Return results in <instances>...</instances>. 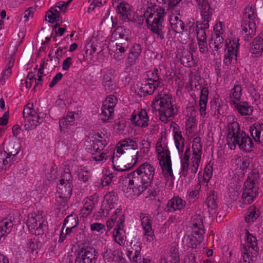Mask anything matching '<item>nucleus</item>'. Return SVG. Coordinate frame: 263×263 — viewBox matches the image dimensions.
I'll use <instances>...</instances> for the list:
<instances>
[{
	"label": "nucleus",
	"instance_id": "40",
	"mask_svg": "<svg viewBox=\"0 0 263 263\" xmlns=\"http://www.w3.org/2000/svg\"><path fill=\"white\" fill-rule=\"evenodd\" d=\"M74 123V115L72 112H69L66 117H64L59 121V126L61 130H63L67 128L69 126Z\"/></svg>",
	"mask_w": 263,
	"mask_h": 263
},
{
	"label": "nucleus",
	"instance_id": "61",
	"mask_svg": "<svg viewBox=\"0 0 263 263\" xmlns=\"http://www.w3.org/2000/svg\"><path fill=\"white\" fill-rule=\"evenodd\" d=\"M196 32L198 41H206V35L205 30L196 28Z\"/></svg>",
	"mask_w": 263,
	"mask_h": 263
},
{
	"label": "nucleus",
	"instance_id": "14",
	"mask_svg": "<svg viewBox=\"0 0 263 263\" xmlns=\"http://www.w3.org/2000/svg\"><path fill=\"white\" fill-rule=\"evenodd\" d=\"M124 221L125 216L124 215H122L120 219L118 220V224H117L114 229L112 234L115 241L121 246H124L126 239L125 232L123 229Z\"/></svg>",
	"mask_w": 263,
	"mask_h": 263
},
{
	"label": "nucleus",
	"instance_id": "48",
	"mask_svg": "<svg viewBox=\"0 0 263 263\" xmlns=\"http://www.w3.org/2000/svg\"><path fill=\"white\" fill-rule=\"evenodd\" d=\"M232 95L230 96V104L234 103V102H238L240 101V97L242 95V88L240 85H235L232 89Z\"/></svg>",
	"mask_w": 263,
	"mask_h": 263
},
{
	"label": "nucleus",
	"instance_id": "12",
	"mask_svg": "<svg viewBox=\"0 0 263 263\" xmlns=\"http://www.w3.org/2000/svg\"><path fill=\"white\" fill-rule=\"evenodd\" d=\"M98 256V252L93 248H87L78 254L74 263H96Z\"/></svg>",
	"mask_w": 263,
	"mask_h": 263
},
{
	"label": "nucleus",
	"instance_id": "3",
	"mask_svg": "<svg viewBox=\"0 0 263 263\" xmlns=\"http://www.w3.org/2000/svg\"><path fill=\"white\" fill-rule=\"evenodd\" d=\"M122 179L124 183L122 191L127 198H133L139 196L148 187L137 168L125 175Z\"/></svg>",
	"mask_w": 263,
	"mask_h": 263
},
{
	"label": "nucleus",
	"instance_id": "17",
	"mask_svg": "<svg viewBox=\"0 0 263 263\" xmlns=\"http://www.w3.org/2000/svg\"><path fill=\"white\" fill-rule=\"evenodd\" d=\"M130 120L136 126L140 127H147L149 124V117L147 111L145 109H141L137 114H133Z\"/></svg>",
	"mask_w": 263,
	"mask_h": 263
},
{
	"label": "nucleus",
	"instance_id": "41",
	"mask_svg": "<svg viewBox=\"0 0 263 263\" xmlns=\"http://www.w3.org/2000/svg\"><path fill=\"white\" fill-rule=\"evenodd\" d=\"M130 6L127 3H122L118 7L120 17L124 21L129 20L128 16L130 14Z\"/></svg>",
	"mask_w": 263,
	"mask_h": 263
},
{
	"label": "nucleus",
	"instance_id": "15",
	"mask_svg": "<svg viewBox=\"0 0 263 263\" xmlns=\"http://www.w3.org/2000/svg\"><path fill=\"white\" fill-rule=\"evenodd\" d=\"M140 175L143 178L146 185H150L155 175V168L149 163H144L137 168Z\"/></svg>",
	"mask_w": 263,
	"mask_h": 263
},
{
	"label": "nucleus",
	"instance_id": "10",
	"mask_svg": "<svg viewBox=\"0 0 263 263\" xmlns=\"http://www.w3.org/2000/svg\"><path fill=\"white\" fill-rule=\"evenodd\" d=\"M191 86L193 90H199L201 88L199 106L200 115L204 117L206 115V103L208 99L209 90L207 87H202L198 81H192L191 82Z\"/></svg>",
	"mask_w": 263,
	"mask_h": 263
},
{
	"label": "nucleus",
	"instance_id": "13",
	"mask_svg": "<svg viewBox=\"0 0 263 263\" xmlns=\"http://www.w3.org/2000/svg\"><path fill=\"white\" fill-rule=\"evenodd\" d=\"M140 218L146 241L151 242L155 238L154 231L152 229V220L147 214L141 213Z\"/></svg>",
	"mask_w": 263,
	"mask_h": 263
},
{
	"label": "nucleus",
	"instance_id": "7",
	"mask_svg": "<svg viewBox=\"0 0 263 263\" xmlns=\"http://www.w3.org/2000/svg\"><path fill=\"white\" fill-rule=\"evenodd\" d=\"M43 214L42 211H34L28 214L26 224L31 233L40 235L43 233V227L46 226Z\"/></svg>",
	"mask_w": 263,
	"mask_h": 263
},
{
	"label": "nucleus",
	"instance_id": "9",
	"mask_svg": "<svg viewBox=\"0 0 263 263\" xmlns=\"http://www.w3.org/2000/svg\"><path fill=\"white\" fill-rule=\"evenodd\" d=\"M192 230L193 237L196 240L197 244H200L203 240L205 233L202 216L200 215H195L192 219Z\"/></svg>",
	"mask_w": 263,
	"mask_h": 263
},
{
	"label": "nucleus",
	"instance_id": "62",
	"mask_svg": "<svg viewBox=\"0 0 263 263\" xmlns=\"http://www.w3.org/2000/svg\"><path fill=\"white\" fill-rule=\"evenodd\" d=\"M192 165L191 168V171L193 174H196L198 171L201 159L192 157Z\"/></svg>",
	"mask_w": 263,
	"mask_h": 263
},
{
	"label": "nucleus",
	"instance_id": "32",
	"mask_svg": "<svg viewBox=\"0 0 263 263\" xmlns=\"http://www.w3.org/2000/svg\"><path fill=\"white\" fill-rule=\"evenodd\" d=\"M156 89H158V88L154 84H152L149 81H146L141 84L139 89L138 95L140 97L145 96L148 94L151 95Z\"/></svg>",
	"mask_w": 263,
	"mask_h": 263
},
{
	"label": "nucleus",
	"instance_id": "20",
	"mask_svg": "<svg viewBox=\"0 0 263 263\" xmlns=\"http://www.w3.org/2000/svg\"><path fill=\"white\" fill-rule=\"evenodd\" d=\"M185 205V202L179 197H175L170 200L166 205L165 210L173 213L176 210L180 211Z\"/></svg>",
	"mask_w": 263,
	"mask_h": 263
},
{
	"label": "nucleus",
	"instance_id": "27",
	"mask_svg": "<svg viewBox=\"0 0 263 263\" xmlns=\"http://www.w3.org/2000/svg\"><path fill=\"white\" fill-rule=\"evenodd\" d=\"M122 255V252L119 249L111 250L110 249H107L103 254V258L107 262L119 261L121 260Z\"/></svg>",
	"mask_w": 263,
	"mask_h": 263
},
{
	"label": "nucleus",
	"instance_id": "1",
	"mask_svg": "<svg viewBox=\"0 0 263 263\" xmlns=\"http://www.w3.org/2000/svg\"><path fill=\"white\" fill-rule=\"evenodd\" d=\"M148 7L144 12L147 27L161 40L164 39L165 28L163 25L165 14L164 8L156 5L157 0H144Z\"/></svg>",
	"mask_w": 263,
	"mask_h": 263
},
{
	"label": "nucleus",
	"instance_id": "30",
	"mask_svg": "<svg viewBox=\"0 0 263 263\" xmlns=\"http://www.w3.org/2000/svg\"><path fill=\"white\" fill-rule=\"evenodd\" d=\"M223 38L219 33H213L209 42L210 47L214 51H218L222 47Z\"/></svg>",
	"mask_w": 263,
	"mask_h": 263
},
{
	"label": "nucleus",
	"instance_id": "42",
	"mask_svg": "<svg viewBox=\"0 0 263 263\" xmlns=\"http://www.w3.org/2000/svg\"><path fill=\"white\" fill-rule=\"evenodd\" d=\"M221 105L219 99H214L211 101L210 103V109L208 111V113L210 114L211 116L218 118L220 115V109Z\"/></svg>",
	"mask_w": 263,
	"mask_h": 263
},
{
	"label": "nucleus",
	"instance_id": "57",
	"mask_svg": "<svg viewBox=\"0 0 263 263\" xmlns=\"http://www.w3.org/2000/svg\"><path fill=\"white\" fill-rule=\"evenodd\" d=\"M78 176L80 180L86 182L89 180L90 177V173L88 171L81 169L78 172Z\"/></svg>",
	"mask_w": 263,
	"mask_h": 263
},
{
	"label": "nucleus",
	"instance_id": "28",
	"mask_svg": "<svg viewBox=\"0 0 263 263\" xmlns=\"http://www.w3.org/2000/svg\"><path fill=\"white\" fill-rule=\"evenodd\" d=\"M18 154V151L7 153L5 151L0 153V168L3 169L4 166L10 164Z\"/></svg>",
	"mask_w": 263,
	"mask_h": 263
},
{
	"label": "nucleus",
	"instance_id": "56",
	"mask_svg": "<svg viewBox=\"0 0 263 263\" xmlns=\"http://www.w3.org/2000/svg\"><path fill=\"white\" fill-rule=\"evenodd\" d=\"M254 209H250L249 211V214L245 217V220L247 222H250V221H254L257 218L259 217V213L257 212Z\"/></svg>",
	"mask_w": 263,
	"mask_h": 263
},
{
	"label": "nucleus",
	"instance_id": "59",
	"mask_svg": "<svg viewBox=\"0 0 263 263\" xmlns=\"http://www.w3.org/2000/svg\"><path fill=\"white\" fill-rule=\"evenodd\" d=\"M54 8H51L50 10L47 12L46 16L49 18V22L53 23L57 21V18L59 17V13L53 12Z\"/></svg>",
	"mask_w": 263,
	"mask_h": 263
},
{
	"label": "nucleus",
	"instance_id": "2",
	"mask_svg": "<svg viewBox=\"0 0 263 263\" xmlns=\"http://www.w3.org/2000/svg\"><path fill=\"white\" fill-rule=\"evenodd\" d=\"M172 100L171 95L162 89L158 91L152 103V107L159 111L160 120L164 123L172 120L177 111V108L173 106Z\"/></svg>",
	"mask_w": 263,
	"mask_h": 263
},
{
	"label": "nucleus",
	"instance_id": "38",
	"mask_svg": "<svg viewBox=\"0 0 263 263\" xmlns=\"http://www.w3.org/2000/svg\"><path fill=\"white\" fill-rule=\"evenodd\" d=\"M61 186L67 190V189L70 187V191H72V176L69 172H64L61 176L60 184L58 185V189Z\"/></svg>",
	"mask_w": 263,
	"mask_h": 263
},
{
	"label": "nucleus",
	"instance_id": "36",
	"mask_svg": "<svg viewBox=\"0 0 263 263\" xmlns=\"http://www.w3.org/2000/svg\"><path fill=\"white\" fill-rule=\"evenodd\" d=\"M242 131L240 130L239 124L237 122L230 123L228 126V133L227 136V144L231 138L236 137Z\"/></svg>",
	"mask_w": 263,
	"mask_h": 263
},
{
	"label": "nucleus",
	"instance_id": "18",
	"mask_svg": "<svg viewBox=\"0 0 263 263\" xmlns=\"http://www.w3.org/2000/svg\"><path fill=\"white\" fill-rule=\"evenodd\" d=\"M141 250L140 242H132L130 248L127 250V255L133 262L138 263L141 258Z\"/></svg>",
	"mask_w": 263,
	"mask_h": 263
},
{
	"label": "nucleus",
	"instance_id": "23",
	"mask_svg": "<svg viewBox=\"0 0 263 263\" xmlns=\"http://www.w3.org/2000/svg\"><path fill=\"white\" fill-rule=\"evenodd\" d=\"M250 132L255 141L263 144V124L255 123L250 127Z\"/></svg>",
	"mask_w": 263,
	"mask_h": 263
},
{
	"label": "nucleus",
	"instance_id": "50",
	"mask_svg": "<svg viewBox=\"0 0 263 263\" xmlns=\"http://www.w3.org/2000/svg\"><path fill=\"white\" fill-rule=\"evenodd\" d=\"M199 8L201 10V13L203 19H211L212 10L208 3L206 2L202 4L201 5L199 6Z\"/></svg>",
	"mask_w": 263,
	"mask_h": 263
},
{
	"label": "nucleus",
	"instance_id": "16",
	"mask_svg": "<svg viewBox=\"0 0 263 263\" xmlns=\"http://www.w3.org/2000/svg\"><path fill=\"white\" fill-rule=\"evenodd\" d=\"M138 152L135 153L134 157L132 159V162L131 163H127V165L125 164H121V159L117 155H115L114 153L112 156L111 157V160L114 168L118 171H125L128 170L130 168L133 167L137 163L138 157Z\"/></svg>",
	"mask_w": 263,
	"mask_h": 263
},
{
	"label": "nucleus",
	"instance_id": "5",
	"mask_svg": "<svg viewBox=\"0 0 263 263\" xmlns=\"http://www.w3.org/2000/svg\"><path fill=\"white\" fill-rule=\"evenodd\" d=\"M256 16V14L253 6H248L246 8L243 18L249 20H244L241 26L242 32L246 34L244 36V39L246 41H249L255 34L256 28L254 20Z\"/></svg>",
	"mask_w": 263,
	"mask_h": 263
},
{
	"label": "nucleus",
	"instance_id": "19",
	"mask_svg": "<svg viewBox=\"0 0 263 263\" xmlns=\"http://www.w3.org/2000/svg\"><path fill=\"white\" fill-rule=\"evenodd\" d=\"M115 73V70L111 69L105 71L103 75L102 86L106 91L110 92L114 89Z\"/></svg>",
	"mask_w": 263,
	"mask_h": 263
},
{
	"label": "nucleus",
	"instance_id": "33",
	"mask_svg": "<svg viewBox=\"0 0 263 263\" xmlns=\"http://www.w3.org/2000/svg\"><path fill=\"white\" fill-rule=\"evenodd\" d=\"M160 164L162 166L163 172L165 177L168 176L172 178L174 177L170 156L168 155L167 156H166L165 159L160 160Z\"/></svg>",
	"mask_w": 263,
	"mask_h": 263
},
{
	"label": "nucleus",
	"instance_id": "43",
	"mask_svg": "<svg viewBox=\"0 0 263 263\" xmlns=\"http://www.w3.org/2000/svg\"><path fill=\"white\" fill-rule=\"evenodd\" d=\"M193 148V158L201 159L202 154V146L201 144V138L197 137L194 139L192 145Z\"/></svg>",
	"mask_w": 263,
	"mask_h": 263
},
{
	"label": "nucleus",
	"instance_id": "26",
	"mask_svg": "<svg viewBox=\"0 0 263 263\" xmlns=\"http://www.w3.org/2000/svg\"><path fill=\"white\" fill-rule=\"evenodd\" d=\"M95 205V201L93 200L92 196H90V198H86L84 200L83 206L80 210V215L81 216L87 217L91 213Z\"/></svg>",
	"mask_w": 263,
	"mask_h": 263
},
{
	"label": "nucleus",
	"instance_id": "44",
	"mask_svg": "<svg viewBox=\"0 0 263 263\" xmlns=\"http://www.w3.org/2000/svg\"><path fill=\"white\" fill-rule=\"evenodd\" d=\"M12 226V221L10 219H4L0 222V239L10 232Z\"/></svg>",
	"mask_w": 263,
	"mask_h": 263
},
{
	"label": "nucleus",
	"instance_id": "6",
	"mask_svg": "<svg viewBox=\"0 0 263 263\" xmlns=\"http://www.w3.org/2000/svg\"><path fill=\"white\" fill-rule=\"evenodd\" d=\"M258 178L259 175L256 173H252L248 176L247 180L245 182L242 195L244 203L250 204L256 198L258 189L256 185Z\"/></svg>",
	"mask_w": 263,
	"mask_h": 263
},
{
	"label": "nucleus",
	"instance_id": "8",
	"mask_svg": "<svg viewBox=\"0 0 263 263\" xmlns=\"http://www.w3.org/2000/svg\"><path fill=\"white\" fill-rule=\"evenodd\" d=\"M227 144L232 150L235 149L237 144L241 150L250 152L253 147V143L249 136L242 131L236 137L231 138Z\"/></svg>",
	"mask_w": 263,
	"mask_h": 263
},
{
	"label": "nucleus",
	"instance_id": "21",
	"mask_svg": "<svg viewBox=\"0 0 263 263\" xmlns=\"http://www.w3.org/2000/svg\"><path fill=\"white\" fill-rule=\"evenodd\" d=\"M249 51L254 57L260 56L263 51V39L259 36L254 38L250 44Z\"/></svg>",
	"mask_w": 263,
	"mask_h": 263
},
{
	"label": "nucleus",
	"instance_id": "39",
	"mask_svg": "<svg viewBox=\"0 0 263 263\" xmlns=\"http://www.w3.org/2000/svg\"><path fill=\"white\" fill-rule=\"evenodd\" d=\"M162 139H159L156 143V152L159 160L165 159L166 156H170V153L167 146L161 143Z\"/></svg>",
	"mask_w": 263,
	"mask_h": 263
},
{
	"label": "nucleus",
	"instance_id": "45",
	"mask_svg": "<svg viewBox=\"0 0 263 263\" xmlns=\"http://www.w3.org/2000/svg\"><path fill=\"white\" fill-rule=\"evenodd\" d=\"M102 112L100 114V117L103 122H109L112 119L114 115V109L106 107L102 105Z\"/></svg>",
	"mask_w": 263,
	"mask_h": 263
},
{
	"label": "nucleus",
	"instance_id": "53",
	"mask_svg": "<svg viewBox=\"0 0 263 263\" xmlns=\"http://www.w3.org/2000/svg\"><path fill=\"white\" fill-rule=\"evenodd\" d=\"M115 206L114 204H109V203L103 202L101 208V211L99 213L101 216L107 217L109 214V211Z\"/></svg>",
	"mask_w": 263,
	"mask_h": 263
},
{
	"label": "nucleus",
	"instance_id": "22",
	"mask_svg": "<svg viewBox=\"0 0 263 263\" xmlns=\"http://www.w3.org/2000/svg\"><path fill=\"white\" fill-rule=\"evenodd\" d=\"M58 193L56 197L57 203L62 206H65L68 201V199L71 196L72 192L70 191V187L67 189L65 190L63 186H61L60 189H59Z\"/></svg>",
	"mask_w": 263,
	"mask_h": 263
},
{
	"label": "nucleus",
	"instance_id": "46",
	"mask_svg": "<svg viewBox=\"0 0 263 263\" xmlns=\"http://www.w3.org/2000/svg\"><path fill=\"white\" fill-rule=\"evenodd\" d=\"M79 224V218L76 214H70L67 216L65 219L63 223V228L66 226L69 227L70 228L74 229Z\"/></svg>",
	"mask_w": 263,
	"mask_h": 263
},
{
	"label": "nucleus",
	"instance_id": "24",
	"mask_svg": "<svg viewBox=\"0 0 263 263\" xmlns=\"http://www.w3.org/2000/svg\"><path fill=\"white\" fill-rule=\"evenodd\" d=\"M107 142L105 139H97L96 138L92 141L87 147V151L88 153L94 155L95 153L101 151L106 145Z\"/></svg>",
	"mask_w": 263,
	"mask_h": 263
},
{
	"label": "nucleus",
	"instance_id": "52",
	"mask_svg": "<svg viewBox=\"0 0 263 263\" xmlns=\"http://www.w3.org/2000/svg\"><path fill=\"white\" fill-rule=\"evenodd\" d=\"M235 163L237 165L236 168H239L244 174V171H245L249 165V159H241L240 157L237 158L235 159Z\"/></svg>",
	"mask_w": 263,
	"mask_h": 263
},
{
	"label": "nucleus",
	"instance_id": "37",
	"mask_svg": "<svg viewBox=\"0 0 263 263\" xmlns=\"http://www.w3.org/2000/svg\"><path fill=\"white\" fill-rule=\"evenodd\" d=\"M152 84L156 86L158 91L162 89L163 86V81L160 78L159 70L158 69H155L154 72H152L151 76L147 80Z\"/></svg>",
	"mask_w": 263,
	"mask_h": 263
},
{
	"label": "nucleus",
	"instance_id": "51",
	"mask_svg": "<svg viewBox=\"0 0 263 263\" xmlns=\"http://www.w3.org/2000/svg\"><path fill=\"white\" fill-rule=\"evenodd\" d=\"M187 111L190 112V117L187 119L186 122V128L189 129L192 128L195 122V115L196 113L195 108L193 106L187 107Z\"/></svg>",
	"mask_w": 263,
	"mask_h": 263
},
{
	"label": "nucleus",
	"instance_id": "63",
	"mask_svg": "<svg viewBox=\"0 0 263 263\" xmlns=\"http://www.w3.org/2000/svg\"><path fill=\"white\" fill-rule=\"evenodd\" d=\"M48 175L47 177L49 181H53L57 178V168H55L53 166H51L50 169V172H48Z\"/></svg>",
	"mask_w": 263,
	"mask_h": 263
},
{
	"label": "nucleus",
	"instance_id": "58",
	"mask_svg": "<svg viewBox=\"0 0 263 263\" xmlns=\"http://www.w3.org/2000/svg\"><path fill=\"white\" fill-rule=\"evenodd\" d=\"M216 196L214 193H211L208 196L206 199V205L209 208L213 209L216 205Z\"/></svg>",
	"mask_w": 263,
	"mask_h": 263
},
{
	"label": "nucleus",
	"instance_id": "25",
	"mask_svg": "<svg viewBox=\"0 0 263 263\" xmlns=\"http://www.w3.org/2000/svg\"><path fill=\"white\" fill-rule=\"evenodd\" d=\"M123 147H129L130 150L133 151L138 148V145L134 140L130 138H126L117 144L116 146L117 153L119 154H124Z\"/></svg>",
	"mask_w": 263,
	"mask_h": 263
},
{
	"label": "nucleus",
	"instance_id": "60",
	"mask_svg": "<svg viewBox=\"0 0 263 263\" xmlns=\"http://www.w3.org/2000/svg\"><path fill=\"white\" fill-rule=\"evenodd\" d=\"M142 147H140V152L143 154L147 153L149 151L151 143L147 140L143 139L140 142Z\"/></svg>",
	"mask_w": 263,
	"mask_h": 263
},
{
	"label": "nucleus",
	"instance_id": "55",
	"mask_svg": "<svg viewBox=\"0 0 263 263\" xmlns=\"http://www.w3.org/2000/svg\"><path fill=\"white\" fill-rule=\"evenodd\" d=\"M104 198L105 199V202L109 203V204L114 205L117 200V195L114 191L110 192L106 194L104 196Z\"/></svg>",
	"mask_w": 263,
	"mask_h": 263
},
{
	"label": "nucleus",
	"instance_id": "11",
	"mask_svg": "<svg viewBox=\"0 0 263 263\" xmlns=\"http://www.w3.org/2000/svg\"><path fill=\"white\" fill-rule=\"evenodd\" d=\"M238 41V39L234 40L227 39L226 40V47L227 52L224 55L223 60L225 64H230L234 58H235V60L236 59L239 45Z\"/></svg>",
	"mask_w": 263,
	"mask_h": 263
},
{
	"label": "nucleus",
	"instance_id": "47",
	"mask_svg": "<svg viewBox=\"0 0 263 263\" xmlns=\"http://www.w3.org/2000/svg\"><path fill=\"white\" fill-rule=\"evenodd\" d=\"M174 138L175 142V145L177 148L179 155L182 153L184 149V139L182 137L181 132H175L174 135Z\"/></svg>",
	"mask_w": 263,
	"mask_h": 263
},
{
	"label": "nucleus",
	"instance_id": "35",
	"mask_svg": "<svg viewBox=\"0 0 263 263\" xmlns=\"http://www.w3.org/2000/svg\"><path fill=\"white\" fill-rule=\"evenodd\" d=\"M122 215H124L122 213V209L121 207L119 206L117 208L116 211L114 212V214L112 215L111 217L106 221L107 231H109L112 229L116 223L118 224V221L120 219Z\"/></svg>",
	"mask_w": 263,
	"mask_h": 263
},
{
	"label": "nucleus",
	"instance_id": "31",
	"mask_svg": "<svg viewBox=\"0 0 263 263\" xmlns=\"http://www.w3.org/2000/svg\"><path fill=\"white\" fill-rule=\"evenodd\" d=\"M181 63L185 66L191 67L196 65L192 53L188 50H184L182 52V55L180 58Z\"/></svg>",
	"mask_w": 263,
	"mask_h": 263
},
{
	"label": "nucleus",
	"instance_id": "29",
	"mask_svg": "<svg viewBox=\"0 0 263 263\" xmlns=\"http://www.w3.org/2000/svg\"><path fill=\"white\" fill-rule=\"evenodd\" d=\"M235 105V108L237 110L238 112L242 116L250 115L253 111V108L251 106L249 105L247 102H234L232 103Z\"/></svg>",
	"mask_w": 263,
	"mask_h": 263
},
{
	"label": "nucleus",
	"instance_id": "49",
	"mask_svg": "<svg viewBox=\"0 0 263 263\" xmlns=\"http://www.w3.org/2000/svg\"><path fill=\"white\" fill-rule=\"evenodd\" d=\"M44 116V114L38 112L37 114L36 117H32L31 118H28L26 120V122L29 124V128H34L38 125V124L42 123Z\"/></svg>",
	"mask_w": 263,
	"mask_h": 263
},
{
	"label": "nucleus",
	"instance_id": "54",
	"mask_svg": "<svg viewBox=\"0 0 263 263\" xmlns=\"http://www.w3.org/2000/svg\"><path fill=\"white\" fill-rule=\"evenodd\" d=\"M117 102V99L116 96L114 95H109L106 98L105 101L103 103V105L106 106V107L109 108H109L114 109V107L116 105Z\"/></svg>",
	"mask_w": 263,
	"mask_h": 263
},
{
	"label": "nucleus",
	"instance_id": "4",
	"mask_svg": "<svg viewBox=\"0 0 263 263\" xmlns=\"http://www.w3.org/2000/svg\"><path fill=\"white\" fill-rule=\"evenodd\" d=\"M130 34V30L125 28L123 26L118 27L112 33V38H114L116 41V49L114 51L113 57L117 60L121 61L123 59L124 52L129 45Z\"/></svg>",
	"mask_w": 263,
	"mask_h": 263
},
{
	"label": "nucleus",
	"instance_id": "34",
	"mask_svg": "<svg viewBox=\"0 0 263 263\" xmlns=\"http://www.w3.org/2000/svg\"><path fill=\"white\" fill-rule=\"evenodd\" d=\"M172 29L176 33H181L184 29L183 22L177 16H172L170 20Z\"/></svg>",
	"mask_w": 263,
	"mask_h": 263
},
{
	"label": "nucleus",
	"instance_id": "64",
	"mask_svg": "<svg viewBox=\"0 0 263 263\" xmlns=\"http://www.w3.org/2000/svg\"><path fill=\"white\" fill-rule=\"evenodd\" d=\"M11 72V68L8 67V68L4 71L2 73V77L0 78V83L3 85L5 82V80H7L10 76Z\"/></svg>",
	"mask_w": 263,
	"mask_h": 263
}]
</instances>
